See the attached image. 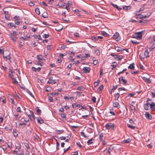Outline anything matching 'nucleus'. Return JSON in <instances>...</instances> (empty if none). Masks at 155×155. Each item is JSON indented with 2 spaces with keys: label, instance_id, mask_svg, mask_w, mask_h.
<instances>
[{
  "label": "nucleus",
  "instance_id": "1",
  "mask_svg": "<svg viewBox=\"0 0 155 155\" xmlns=\"http://www.w3.org/2000/svg\"><path fill=\"white\" fill-rule=\"evenodd\" d=\"M55 75H53V76H51L49 78V80L47 83L51 84H54L57 83L58 81V80L55 79Z\"/></svg>",
  "mask_w": 155,
  "mask_h": 155
},
{
  "label": "nucleus",
  "instance_id": "2",
  "mask_svg": "<svg viewBox=\"0 0 155 155\" xmlns=\"http://www.w3.org/2000/svg\"><path fill=\"white\" fill-rule=\"evenodd\" d=\"M10 53L9 51H7L5 52H3V55L4 58H6V60H9L10 58Z\"/></svg>",
  "mask_w": 155,
  "mask_h": 155
},
{
  "label": "nucleus",
  "instance_id": "3",
  "mask_svg": "<svg viewBox=\"0 0 155 155\" xmlns=\"http://www.w3.org/2000/svg\"><path fill=\"white\" fill-rule=\"evenodd\" d=\"M105 127L108 130L113 129L115 127V125L114 124L108 123L106 124Z\"/></svg>",
  "mask_w": 155,
  "mask_h": 155
},
{
  "label": "nucleus",
  "instance_id": "4",
  "mask_svg": "<svg viewBox=\"0 0 155 155\" xmlns=\"http://www.w3.org/2000/svg\"><path fill=\"white\" fill-rule=\"evenodd\" d=\"M149 52L147 50H146L144 52H142L140 54V57L143 58L147 57L149 56Z\"/></svg>",
  "mask_w": 155,
  "mask_h": 155
},
{
  "label": "nucleus",
  "instance_id": "5",
  "mask_svg": "<svg viewBox=\"0 0 155 155\" xmlns=\"http://www.w3.org/2000/svg\"><path fill=\"white\" fill-rule=\"evenodd\" d=\"M114 39H115L117 41H118L120 39V37L119 35V33L116 32L115 34H114L113 37Z\"/></svg>",
  "mask_w": 155,
  "mask_h": 155
},
{
  "label": "nucleus",
  "instance_id": "6",
  "mask_svg": "<svg viewBox=\"0 0 155 155\" xmlns=\"http://www.w3.org/2000/svg\"><path fill=\"white\" fill-rule=\"evenodd\" d=\"M149 101H151V100L148 98L147 101L146 103L144 105L143 107L144 109L146 110H148L150 109V102Z\"/></svg>",
  "mask_w": 155,
  "mask_h": 155
},
{
  "label": "nucleus",
  "instance_id": "7",
  "mask_svg": "<svg viewBox=\"0 0 155 155\" xmlns=\"http://www.w3.org/2000/svg\"><path fill=\"white\" fill-rule=\"evenodd\" d=\"M9 37L11 38V40L12 41L14 42H15L17 41V38L16 36L14 34H12V33H11Z\"/></svg>",
  "mask_w": 155,
  "mask_h": 155
},
{
  "label": "nucleus",
  "instance_id": "8",
  "mask_svg": "<svg viewBox=\"0 0 155 155\" xmlns=\"http://www.w3.org/2000/svg\"><path fill=\"white\" fill-rule=\"evenodd\" d=\"M143 32V31H142L141 32H136L135 35H136V37L137 39L140 40L142 38V33Z\"/></svg>",
  "mask_w": 155,
  "mask_h": 155
},
{
  "label": "nucleus",
  "instance_id": "9",
  "mask_svg": "<svg viewBox=\"0 0 155 155\" xmlns=\"http://www.w3.org/2000/svg\"><path fill=\"white\" fill-rule=\"evenodd\" d=\"M119 81H120L121 84H126L127 82V80H125V79H124L123 76H121L119 78Z\"/></svg>",
  "mask_w": 155,
  "mask_h": 155
},
{
  "label": "nucleus",
  "instance_id": "10",
  "mask_svg": "<svg viewBox=\"0 0 155 155\" xmlns=\"http://www.w3.org/2000/svg\"><path fill=\"white\" fill-rule=\"evenodd\" d=\"M4 14L5 15V18L6 19L8 20H10V17L8 12L4 11Z\"/></svg>",
  "mask_w": 155,
  "mask_h": 155
},
{
  "label": "nucleus",
  "instance_id": "11",
  "mask_svg": "<svg viewBox=\"0 0 155 155\" xmlns=\"http://www.w3.org/2000/svg\"><path fill=\"white\" fill-rule=\"evenodd\" d=\"M150 102V109L151 110H153L155 108V104L154 103H152L151 101Z\"/></svg>",
  "mask_w": 155,
  "mask_h": 155
},
{
  "label": "nucleus",
  "instance_id": "12",
  "mask_svg": "<svg viewBox=\"0 0 155 155\" xmlns=\"http://www.w3.org/2000/svg\"><path fill=\"white\" fill-rule=\"evenodd\" d=\"M142 78L145 81L147 82V83L150 84L151 83V81L149 80V78L143 77Z\"/></svg>",
  "mask_w": 155,
  "mask_h": 155
},
{
  "label": "nucleus",
  "instance_id": "13",
  "mask_svg": "<svg viewBox=\"0 0 155 155\" xmlns=\"http://www.w3.org/2000/svg\"><path fill=\"white\" fill-rule=\"evenodd\" d=\"M83 70H84V72L85 73H88L89 72L91 69L90 68L87 67H84L83 68Z\"/></svg>",
  "mask_w": 155,
  "mask_h": 155
},
{
  "label": "nucleus",
  "instance_id": "14",
  "mask_svg": "<svg viewBox=\"0 0 155 155\" xmlns=\"http://www.w3.org/2000/svg\"><path fill=\"white\" fill-rule=\"evenodd\" d=\"M145 117L147 119L150 120L152 118V116L150 115V114L148 112H147L145 113Z\"/></svg>",
  "mask_w": 155,
  "mask_h": 155
},
{
  "label": "nucleus",
  "instance_id": "15",
  "mask_svg": "<svg viewBox=\"0 0 155 155\" xmlns=\"http://www.w3.org/2000/svg\"><path fill=\"white\" fill-rule=\"evenodd\" d=\"M135 68L134 64L132 63L130 64L129 66H128V68L131 70H134Z\"/></svg>",
  "mask_w": 155,
  "mask_h": 155
},
{
  "label": "nucleus",
  "instance_id": "16",
  "mask_svg": "<svg viewBox=\"0 0 155 155\" xmlns=\"http://www.w3.org/2000/svg\"><path fill=\"white\" fill-rule=\"evenodd\" d=\"M5 100V98L3 96H2L0 97V101H2L5 104L6 103Z\"/></svg>",
  "mask_w": 155,
  "mask_h": 155
},
{
  "label": "nucleus",
  "instance_id": "17",
  "mask_svg": "<svg viewBox=\"0 0 155 155\" xmlns=\"http://www.w3.org/2000/svg\"><path fill=\"white\" fill-rule=\"evenodd\" d=\"M12 127L10 125H8V126H7V127H6L5 128V129L7 130V131H8V130H12Z\"/></svg>",
  "mask_w": 155,
  "mask_h": 155
},
{
  "label": "nucleus",
  "instance_id": "18",
  "mask_svg": "<svg viewBox=\"0 0 155 155\" xmlns=\"http://www.w3.org/2000/svg\"><path fill=\"white\" fill-rule=\"evenodd\" d=\"M103 87L104 86L103 85H101L97 89V92L99 93L100 91H101L103 90Z\"/></svg>",
  "mask_w": 155,
  "mask_h": 155
},
{
  "label": "nucleus",
  "instance_id": "19",
  "mask_svg": "<svg viewBox=\"0 0 155 155\" xmlns=\"http://www.w3.org/2000/svg\"><path fill=\"white\" fill-rule=\"evenodd\" d=\"M37 121L38 123L41 124H42L44 122L43 120L41 118H38L37 119Z\"/></svg>",
  "mask_w": 155,
  "mask_h": 155
},
{
  "label": "nucleus",
  "instance_id": "20",
  "mask_svg": "<svg viewBox=\"0 0 155 155\" xmlns=\"http://www.w3.org/2000/svg\"><path fill=\"white\" fill-rule=\"evenodd\" d=\"M13 133L14 136L15 137H17L18 135V134L17 133V130L16 129H14L13 130Z\"/></svg>",
  "mask_w": 155,
  "mask_h": 155
},
{
  "label": "nucleus",
  "instance_id": "21",
  "mask_svg": "<svg viewBox=\"0 0 155 155\" xmlns=\"http://www.w3.org/2000/svg\"><path fill=\"white\" fill-rule=\"evenodd\" d=\"M123 9L124 10H128L131 9V7L129 6H124L123 8Z\"/></svg>",
  "mask_w": 155,
  "mask_h": 155
},
{
  "label": "nucleus",
  "instance_id": "22",
  "mask_svg": "<svg viewBox=\"0 0 155 155\" xmlns=\"http://www.w3.org/2000/svg\"><path fill=\"white\" fill-rule=\"evenodd\" d=\"M63 20L65 21L68 22L69 23H71V22L70 21V20L69 18H66L65 17L63 18H62Z\"/></svg>",
  "mask_w": 155,
  "mask_h": 155
},
{
  "label": "nucleus",
  "instance_id": "23",
  "mask_svg": "<svg viewBox=\"0 0 155 155\" xmlns=\"http://www.w3.org/2000/svg\"><path fill=\"white\" fill-rule=\"evenodd\" d=\"M131 141V140L130 139H127V140H124L122 141L123 143H129Z\"/></svg>",
  "mask_w": 155,
  "mask_h": 155
},
{
  "label": "nucleus",
  "instance_id": "24",
  "mask_svg": "<svg viewBox=\"0 0 155 155\" xmlns=\"http://www.w3.org/2000/svg\"><path fill=\"white\" fill-rule=\"evenodd\" d=\"M42 15V17L45 18H47L48 17V14L46 12H44Z\"/></svg>",
  "mask_w": 155,
  "mask_h": 155
},
{
  "label": "nucleus",
  "instance_id": "25",
  "mask_svg": "<svg viewBox=\"0 0 155 155\" xmlns=\"http://www.w3.org/2000/svg\"><path fill=\"white\" fill-rule=\"evenodd\" d=\"M119 105V103L118 102H116L113 103V106L114 107H117Z\"/></svg>",
  "mask_w": 155,
  "mask_h": 155
},
{
  "label": "nucleus",
  "instance_id": "26",
  "mask_svg": "<svg viewBox=\"0 0 155 155\" xmlns=\"http://www.w3.org/2000/svg\"><path fill=\"white\" fill-rule=\"evenodd\" d=\"M115 49L117 52H120L122 51V48H121L117 47L115 48Z\"/></svg>",
  "mask_w": 155,
  "mask_h": 155
},
{
  "label": "nucleus",
  "instance_id": "27",
  "mask_svg": "<svg viewBox=\"0 0 155 155\" xmlns=\"http://www.w3.org/2000/svg\"><path fill=\"white\" fill-rule=\"evenodd\" d=\"M21 147V144L19 143H17L15 145V149H17L18 148H20Z\"/></svg>",
  "mask_w": 155,
  "mask_h": 155
},
{
  "label": "nucleus",
  "instance_id": "28",
  "mask_svg": "<svg viewBox=\"0 0 155 155\" xmlns=\"http://www.w3.org/2000/svg\"><path fill=\"white\" fill-rule=\"evenodd\" d=\"M112 64H113L111 65V66L113 67V68H112L111 69L113 70L114 68H115L116 67L117 64L116 62H113Z\"/></svg>",
  "mask_w": 155,
  "mask_h": 155
},
{
  "label": "nucleus",
  "instance_id": "29",
  "mask_svg": "<svg viewBox=\"0 0 155 155\" xmlns=\"http://www.w3.org/2000/svg\"><path fill=\"white\" fill-rule=\"evenodd\" d=\"M120 95L118 93L115 94L114 95L115 99V100H117L119 97Z\"/></svg>",
  "mask_w": 155,
  "mask_h": 155
},
{
  "label": "nucleus",
  "instance_id": "30",
  "mask_svg": "<svg viewBox=\"0 0 155 155\" xmlns=\"http://www.w3.org/2000/svg\"><path fill=\"white\" fill-rule=\"evenodd\" d=\"M24 144L26 148L28 149H30V147L29 146V145L28 143L27 142L25 143Z\"/></svg>",
  "mask_w": 155,
  "mask_h": 155
},
{
  "label": "nucleus",
  "instance_id": "31",
  "mask_svg": "<svg viewBox=\"0 0 155 155\" xmlns=\"http://www.w3.org/2000/svg\"><path fill=\"white\" fill-rule=\"evenodd\" d=\"M64 130H56V133L58 134H61L62 133L64 132Z\"/></svg>",
  "mask_w": 155,
  "mask_h": 155
},
{
  "label": "nucleus",
  "instance_id": "32",
  "mask_svg": "<svg viewBox=\"0 0 155 155\" xmlns=\"http://www.w3.org/2000/svg\"><path fill=\"white\" fill-rule=\"evenodd\" d=\"M117 87V85H115L114 86L113 88L111 89L110 91V94H111L112 92L115 90Z\"/></svg>",
  "mask_w": 155,
  "mask_h": 155
},
{
  "label": "nucleus",
  "instance_id": "33",
  "mask_svg": "<svg viewBox=\"0 0 155 155\" xmlns=\"http://www.w3.org/2000/svg\"><path fill=\"white\" fill-rule=\"evenodd\" d=\"M93 139H91L89 140L87 142V144L88 145H89L93 143Z\"/></svg>",
  "mask_w": 155,
  "mask_h": 155
},
{
  "label": "nucleus",
  "instance_id": "34",
  "mask_svg": "<svg viewBox=\"0 0 155 155\" xmlns=\"http://www.w3.org/2000/svg\"><path fill=\"white\" fill-rule=\"evenodd\" d=\"M38 107H37L36 108V110L37 112L39 114H40L41 113V110L40 109H39Z\"/></svg>",
  "mask_w": 155,
  "mask_h": 155
},
{
  "label": "nucleus",
  "instance_id": "35",
  "mask_svg": "<svg viewBox=\"0 0 155 155\" xmlns=\"http://www.w3.org/2000/svg\"><path fill=\"white\" fill-rule=\"evenodd\" d=\"M91 38L92 40H93L94 42H95L97 40V38L94 36H91Z\"/></svg>",
  "mask_w": 155,
  "mask_h": 155
},
{
  "label": "nucleus",
  "instance_id": "36",
  "mask_svg": "<svg viewBox=\"0 0 155 155\" xmlns=\"http://www.w3.org/2000/svg\"><path fill=\"white\" fill-rule=\"evenodd\" d=\"M64 3L63 2H61L58 4V5L59 6V7L60 8V7H62L64 6Z\"/></svg>",
  "mask_w": 155,
  "mask_h": 155
},
{
  "label": "nucleus",
  "instance_id": "37",
  "mask_svg": "<svg viewBox=\"0 0 155 155\" xmlns=\"http://www.w3.org/2000/svg\"><path fill=\"white\" fill-rule=\"evenodd\" d=\"M127 126L129 127L132 129H134L135 128V127L134 126H131V125L129 124H127Z\"/></svg>",
  "mask_w": 155,
  "mask_h": 155
},
{
  "label": "nucleus",
  "instance_id": "38",
  "mask_svg": "<svg viewBox=\"0 0 155 155\" xmlns=\"http://www.w3.org/2000/svg\"><path fill=\"white\" fill-rule=\"evenodd\" d=\"M35 12H36V13L37 14H38V15H40V10H39V9L38 8H36L35 9Z\"/></svg>",
  "mask_w": 155,
  "mask_h": 155
},
{
  "label": "nucleus",
  "instance_id": "39",
  "mask_svg": "<svg viewBox=\"0 0 155 155\" xmlns=\"http://www.w3.org/2000/svg\"><path fill=\"white\" fill-rule=\"evenodd\" d=\"M142 21H143L142 25L145 24V23H148V22L149 21L147 20H144L143 19H142Z\"/></svg>",
  "mask_w": 155,
  "mask_h": 155
},
{
  "label": "nucleus",
  "instance_id": "40",
  "mask_svg": "<svg viewBox=\"0 0 155 155\" xmlns=\"http://www.w3.org/2000/svg\"><path fill=\"white\" fill-rule=\"evenodd\" d=\"M9 101L12 104H15V101H14V99L13 98H10Z\"/></svg>",
  "mask_w": 155,
  "mask_h": 155
},
{
  "label": "nucleus",
  "instance_id": "41",
  "mask_svg": "<svg viewBox=\"0 0 155 155\" xmlns=\"http://www.w3.org/2000/svg\"><path fill=\"white\" fill-rule=\"evenodd\" d=\"M49 36V35L48 34H44L43 35V37L45 38H48Z\"/></svg>",
  "mask_w": 155,
  "mask_h": 155
},
{
  "label": "nucleus",
  "instance_id": "42",
  "mask_svg": "<svg viewBox=\"0 0 155 155\" xmlns=\"http://www.w3.org/2000/svg\"><path fill=\"white\" fill-rule=\"evenodd\" d=\"M102 34L104 36L107 37L108 35L107 33L105 31H101Z\"/></svg>",
  "mask_w": 155,
  "mask_h": 155
},
{
  "label": "nucleus",
  "instance_id": "43",
  "mask_svg": "<svg viewBox=\"0 0 155 155\" xmlns=\"http://www.w3.org/2000/svg\"><path fill=\"white\" fill-rule=\"evenodd\" d=\"M29 4L31 6H33L35 5L34 2L31 1L30 2H28Z\"/></svg>",
  "mask_w": 155,
  "mask_h": 155
},
{
  "label": "nucleus",
  "instance_id": "44",
  "mask_svg": "<svg viewBox=\"0 0 155 155\" xmlns=\"http://www.w3.org/2000/svg\"><path fill=\"white\" fill-rule=\"evenodd\" d=\"M131 42L133 44H135V45H138L139 43V42L136 41L132 40Z\"/></svg>",
  "mask_w": 155,
  "mask_h": 155
},
{
  "label": "nucleus",
  "instance_id": "45",
  "mask_svg": "<svg viewBox=\"0 0 155 155\" xmlns=\"http://www.w3.org/2000/svg\"><path fill=\"white\" fill-rule=\"evenodd\" d=\"M155 48V43H153L150 48V50H153Z\"/></svg>",
  "mask_w": 155,
  "mask_h": 155
},
{
  "label": "nucleus",
  "instance_id": "46",
  "mask_svg": "<svg viewBox=\"0 0 155 155\" xmlns=\"http://www.w3.org/2000/svg\"><path fill=\"white\" fill-rule=\"evenodd\" d=\"M59 94L58 92H54L52 93L51 94H50V95H52V96H54L55 95H58Z\"/></svg>",
  "mask_w": 155,
  "mask_h": 155
},
{
  "label": "nucleus",
  "instance_id": "47",
  "mask_svg": "<svg viewBox=\"0 0 155 155\" xmlns=\"http://www.w3.org/2000/svg\"><path fill=\"white\" fill-rule=\"evenodd\" d=\"M37 58L39 61H40L42 59V58L41 55H38L37 56Z\"/></svg>",
  "mask_w": 155,
  "mask_h": 155
},
{
  "label": "nucleus",
  "instance_id": "48",
  "mask_svg": "<svg viewBox=\"0 0 155 155\" xmlns=\"http://www.w3.org/2000/svg\"><path fill=\"white\" fill-rule=\"evenodd\" d=\"M56 150H58L59 149V144L58 141H57V143H56Z\"/></svg>",
  "mask_w": 155,
  "mask_h": 155
},
{
  "label": "nucleus",
  "instance_id": "49",
  "mask_svg": "<svg viewBox=\"0 0 155 155\" xmlns=\"http://www.w3.org/2000/svg\"><path fill=\"white\" fill-rule=\"evenodd\" d=\"M13 83L15 84H18V82L15 78L12 80Z\"/></svg>",
  "mask_w": 155,
  "mask_h": 155
},
{
  "label": "nucleus",
  "instance_id": "50",
  "mask_svg": "<svg viewBox=\"0 0 155 155\" xmlns=\"http://www.w3.org/2000/svg\"><path fill=\"white\" fill-rule=\"evenodd\" d=\"M51 96L52 95H50V94L48 98V99L50 101V102H52L53 101V99L52 98Z\"/></svg>",
  "mask_w": 155,
  "mask_h": 155
},
{
  "label": "nucleus",
  "instance_id": "51",
  "mask_svg": "<svg viewBox=\"0 0 155 155\" xmlns=\"http://www.w3.org/2000/svg\"><path fill=\"white\" fill-rule=\"evenodd\" d=\"M74 35L76 37H78L79 36V34L77 32H75L74 34Z\"/></svg>",
  "mask_w": 155,
  "mask_h": 155
},
{
  "label": "nucleus",
  "instance_id": "52",
  "mask_svg": "<svg viewBox=\"0 0 155 155\" xmlns=\"http://www.w3.org/2000/svg\"><path fill=\"white\" fill-rule=\"evenodd\" d=\"M19 155H24L23 150L19 151Z\"/></svg>",
  "mask_w": 155,
  "mask_h": 155
},
{
  "label": "nucleus",
  "instance_id": "53",
  "mask_svg": "<svg viewBox=\"0 0 155 155\" xmlns=\"http://www.w3.org/2000/svg\"><path fill=\"white\" fill-rule=\"evenodd\" d=\"M92 100L94 103H95L96 101V98L95 97H93L92 98Z\"/></svg>",
  "mask_w": 155,
  "mask_h": 155
},
{
  "label": "nucleus",
  "instance_id": "54",
  "mask_svg": "<svg viewBox=\"0 0 155 155\" xmlns=\"http://www.w3.org/2000/svg\"><path fill=\"white\" fill-rule=\"evenodd\" d=\"M17 112H20V113H21V110L20 107H18L17 109Z\"/></svg>",
  "mask_w": 155,
  "mask_h": 155
},
{
  "label": "nucleus",
  "instance_id": "55",
  "mask_svg": "<svg viewBox=\"0 0 155 155\" xmlns=\"http://www.w3.org/2000/svg\"><path fill=\"white\" fill-rule=\"evenodd\" d=\"M118 90L119 91H122V90H124V91H125L126 90V89L124 88V87H120L118 89Z\"/></svg>",
  "mask_w": 155,
  "mask_h": 155
},
{
  "label": "nucleus",
  "instance_id": "56",
  "mask_svg": "<svg viewBox=\"0 0 155 155\" xmlns=\"http://www.w3.org/2000/svg\"><path fill=\"white\" fill-rule=\"evenodd\" d=\"M80 134L81 136H83L84 137H85V138L87 137L85 135L84 133V132H81Z\"/></svg>",
  "mask_w": 155,
  "mask_h": 155
},
{
  "label": "nucleus",
  "instance_id": "57",
  "mask_svg": "<svg viewBox=\"0 0 155 155\" xmlns=\"http://www.w3.org/2000/svg\"><path fill=\"white\" fill-rule=\"evenodd\" d=\"M76 143L77 145L79 147H82V146L80 142H77Z\"/></svg>",
  "mask_w": 155,
  "mask_h": 155
},
{
  "label": "nucleus",
  "instance_id": "58",
  "mask_svg": "<svg viewBox=\"0 0 155 155\" xmlns=\"http://www.w3.org/2000/svg\"><path fill=\"white\" fill-rule=\"evenodd\" d=\"M97 82H94V87H96V86H97L98 84H99V82H100V81H97Z\"/></svg>",
  "mask_w": 155,
  "mask_h": 155
},
{
  "label": "nucleus",
  "instance_id": "59",
  "mask_svg": "<svg viewBox=\"0 0 155 155\" xmlns=\"http://www.w3.org/2000/svg\"><path fill=\"white\" fill-rule=\"evenodd\" d=\"M90 54L89 53L85 54V57L87 58L90 57Z\"/></svg>",
  "mask_w": 155,
  "mask_h": 155
},
{
  "label": "nucleus",
  "instance_id": "60",
  "mask_svg": "<svg viewBox=\"0 0 155 155\" xmlns=\"http://www.w3.org/2000/svg\"><path fill=\"white\" fill-rule=\"evenodd\" d=\"M70 147H69L68 148H67V149H64V153H65V152L67 151H68L69 149H70Z\"/></svg>",
  "mask_w": 155,
  "mask_h": 155
},
{
  "label": "nucleus",
  "instance_id": "61",
  "mask_svg": "<svg viewBox=\"0 0 155 155\" xmlns=\"http://www.w3.org/2000/svg\"><path fill=\"white\" fill-rule=\"evenodd\" d=\"M130 108L132 110H135V107L133 105H132L130 107Z\"/></svg>",
  "mask_w": 155,
  "mask_h": 155
},
{
  "label": "nucleus",
  "instance_id": "62",
  "mask_svg": "<svg viewBox=\"0 0 155 155\" xmlns=\"http://www.w3.org/2000/svg\"><path fill=\"white\" fill-rule=\"evenodd\" d=\"M109 113L112 115H115V113L114 111H110V112H109Z\"/></svg>",
  "mask_w": 155,
  "mask_h": 155
},
{
  "label": "nucleus",
  "instance_id": "63",
  "mask_svg": "<svg viewBox=\"0 0 155 155\" xmlns=\"http://www.w3.org/2000/svg\"><path fill=\"white\" fill-rule=\"evenodd\" d=\"M98 61L97 60L93 61V64L94 65H96L98 63Z\"/></svg>",
  "mask_w": 155,
  "mask_h": 155
},
{
  "label": "nucleus",
  "instance_id": "64",
  "mask_svg": "<svg viewBox=\"0 0 155 155\" xmlns=\"http://www.w3.org/2000/svg\"><path fill=\"white\" fill-rule=\"evenodd\" d=\"M66 115L64 113H63L61 114V117L63 118H65L66 117Z\"/></svg>",
  "mask_w": 155,
  "mask_h": 155
}]
</instances>
